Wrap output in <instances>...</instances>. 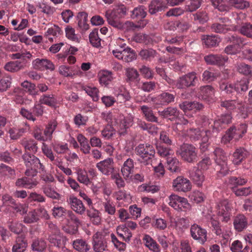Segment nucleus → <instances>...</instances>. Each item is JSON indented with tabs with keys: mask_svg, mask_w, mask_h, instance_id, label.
Listing matches in <instances>:
<instances>
[{
	"mask_svg": "<svg viewBox=\"0 0 252 252\" xmlns=\"http://www.w3.org/2000/svg\"><path fill=\"white\" fill-rule=\"evenodd\" d=\"M239 33L248 38H252V24L250 23L243 24L238 29Z\"/></svg>",
	"mask_w": 252,
	"mask_h": 252,
	"instance_id": "09e8293b",
	"label": "nucleus"
},
{
	"mask_svg": "<svg viewBox=\"0 0 252 252\" xmlns=\"http://www.w3.org/2000/svg\"><path fill=\"white\" fill-rule=\"evenodd\" d=\"M198 81L194 72L189 73L178 79L176 87L181 89L194 86Z\"/></svg>",
	"mask_w": 252,
	"mask_h": 252,
	"instance_id": "1a4fd4ad",
	"label": "nucleus"
},
{
	"mask_svg": "<svg viewBox=\"0 0 252 252\" xmlns=\"http://www.w3.org/2000/svg\"><path fill=\"white\" fill-rule=\"evenodd\" d=\"M177 154L182 158H191L196 156V149L192 145L184 144L177 150Z\"/></svg>",
	"mask_w": 252,
	"mask_h": 252,
	"instance_id": "4468645a",
	"label": "nucleus"
},
{
	"mask_svg": "<svg viewBox=\"0 0 252 252\" xmlns=\"http://www.w3.org/2000/svg\"><path fill=\"white\" fill-rule=\"evenodd\" d=\"M126 44H123L120 49H117L112 51L113 55L117 59L129 63L136 59L135 51L129 47H126L123 49Z\"/></svg>",
	"mask_w": 252,
	"mask_h": 252,
	"instance_id": "423d86ee",
	"label": "nucleus"
},
{
	"mask_svg": "<svg viewBox=\"0 0 252 252\" xmlns=\"http://www.w3.org/2000/svg\"><path fill=\"white\" fill-rule=\"evenodd\" d=\"M190 233L192 238L198 240L201 244L204 243L205 232L197 224H193L190 228Z\"/></svg>",
	"mask_w": 252,
	"mask_h": 252,
	"instance_id": "393cba45",
	"label": "nucleus"
},
{
	"mask_svg": "<svg viewBox=\"0 0 252 252\" xmlns=\"http://www.w3.org/2000/svg\"><path fill=\"white\" fill-rule=\"evenodd\" d=\"M65 32L66 36L68 39L73 41L79 42V38L76 34H75V30L73 28L69 26H67L65 29Z\"/></svg>",
	"mask_w": 252,
	"mask_h": 252,
	"instance_id": "774afa93",
	"label": "nucleus"
},
{
	"mask_svg": "<svg viewBox=\"0 0 252 252\" xmlns=\"http://www.w3.org/2000/svg\"><path fill=\"white\" fill-rule=\"evenodd\" d=\"M232 117L229 114L222 115L220 119L214 122V126L217 128H224L226 125L231 122Z\"/></svg>",
	"mask_w": 252,
	"mask_h": 252,
	"instance_id": "e433bc0d",
	"label": "nucleus"
},
{
	"mask_svg": "<svg viewBox=\"0 0 252 252\" xmlns=\"http://www.w3.org/2000/svg\"><path fill=\"white\" fill-rule=\"evenodd\" d=\"M229 4L235 8L244 9L250 6L249 2L245 0H228Z\"/></svg>",
	"mask_w": 252,
	"mask_h": 252,
	"instance_id": "8fccbe9b",
	"label": "nucleus"
},
{
	"mask_svg": "<svg viewBox=\"0 0 252 252\" xmlns=\"http://www.w3.org/2000/svg\"><path fill=\"white\" fill-rule=\"evenodd\" d=\"M21 86L30 93L32 95L35 96L38 94V92L36 91L35 88V85L32 83L28 81H25L21 84Z\"/></svg>",
	"mask_w": 252,
	"mask_h": 252,
	"instance_id": "680f3d73",
	"label": "nucleus"
},
{
	"mask_svg": "<svg viewBox=\"0 0 252 252\" xmlns=\"http://www.w3.org/2000/svg\"><path fill=\"white\" fill-rule=\"evenodd\" d=\"M168 204L178 211H187L191 209V206L188 200L178 195L173 194L169 197Z\"/></svg>",
	"mask_w": 252,
	"mask_h": 252,
	"instance_id": "39448f33",
	"label": "nucleus"
},
{
	"mask_svg": "<svg viewBox=\"0 0 252 252\" xmlns=\"http://www.w3.org/2000/svg\"><path fill=\"white\" fill-rule=\"evenodd\" d=\"M247 132V126L245 124H240L237 126L231 127L222 137L221 142L224 144L229 142L232 139L236 140L242 137L244 134Z\"/></svg>",
	"mask_w": 252,
	"mask_h": 252,
	"instance_id": "7ed1b4c3",
	"label": "nucleus"
},
{
	"mask_svg": "<svg viewBox=\"0 0 252 252\" xmlns=\"http://www.w3.org/2000/svg\"><path fill=\"white\" fill-rule=\"evenodd\" d=\"M243 245L241 241L235 240L233 242L230 247V250L232 252H247V247L243 249Z\"/></svg>",
	"mask_w": 252,
	"mask_h": 252,
	"instance_id": "69168bd1",
	"label": "nucleus"
},
{
	"mask_svg": "<svg viewBox=\"0 0 252 252\" xmlns=\"http://www.w3.org/2000/svg\"><path fill=\"white\" fill-rule=\"evenodd\" d=\"M42 189L44 193L47 196L54 199H60V194L55 191L50 186H45Z\"/></svg>",
	"mask_w": 252,
	"mask_h": 252,
	"instance_id": "5fc2aeb1",
	"label": "nucleus"
},
{
	"mask_svg": "<svg viewBox=\"0 0 252 252\" xmlns=\"http://www.w3.org/2000/svg\"><path fill=\"white\" fill-rule=\"evenodd\" d=\"M156 54V51L152 49H143L139 53V56L143 60L151 61Z\"/></svg>",
	"mask_w": 252,
	"mask_h": 252,
	"instance_id": "864d4df0",
	"label": "nucleus"
},
{
	"mask_svg": "<svg viewBox=\"0 0 252 252\" xmlns=\"http://www.w3.org/2000/svg\"><path fill=\"white\" fill-rule=\"evenodd\" d=\"M39 219L37 214L35 210L29 212L24 218V221L27 223H32L37 222Z\"/></svg>",
	"mask_w": 252,
	"mask_h": 252,
	"instance_id": "338daca9",
	"label": "nucleus"
},
{
	"mask_svg": "<svg viewBox=\"0 0 252 252\" xmlns=\"http://www.w3.org/2000/svg\"><path fill=\"white\" fill-rule=\"evenodd\" d=\"M87 215L90 218L92 222L95 225H98L101 221V218L99 215V212L95 209L88 210Z\"/></svg>",
	"mask_w": 252,
	"mask_h": 252,
	"instance_id": "3c124183",
	"label": "nucleus"
},
{
	"mask_svg": "<svg viewBox=\"0 0 252 252\" xmlns=\"http://www.w3.org/2000/svg\"><path fill=\"white\" fill-rule=\"evenodd\" d=\"M229 40L230 42L233 43L234 45L239 48L240 49L247 45V43L246 42V38L236 34L232 35L229 38Z\"/></svg>",
	"mask_w": 252,
	"mask_h": 252,
	"instance_id": "79ce46f5",
	"label": "nucleus"
},
{
	"mask_svg": "<svg viewBox=\"0 0 252 252\" xmlns=\"http://www.w3.org/2000/svg\"><path fill=\"white\" fill-rule=\"evenodd\" d=\"M0 173L1 175L9 178H14L15 175V170L4 164H1L0 165Z\"/></svg>",
	"mask_w": 252,
	"mask_h": 252,
	"instance_id": "bf43d9fd",
	"label": "nucleus"
},
{
	"mask_svg": "<svg viewBox=\"0 0 252 252\" xmlns=\"http://www.w3.org/2000/svg\"><path fill=\"white\" fill-rule=\"evenodd\" d=\"M59 71L60 74L66 77L73 78L77 74V71L74 69V67L64 65L59 67Z\"/></svg>",
	"mask_w": 252,
	"mask_h": 252,
	"instance_id": "58836bf2",
	"label": "nucleus"
},
{
	"mask_svg": "<svg viewBox=\"0 0 252 252\" xmlns=\"http://www.w3.org/2000/svg\"><path fill=\"white\" fill-rule=\"evenodd\" d=\"M130 12L131 18L133 19H144L147 15L146 9L143 6L135 7Z\"/></svg>",
	"mask_w": 252,
	"mask_h": 252,
	"instance_id": "4c0bfd02",
	"label": "nucleus"
},
{
	"mask_svg": "<svg viewBox=\"0 0 252 252\" xmlns=\"http://www.w3.org/2000/svg\"><path fill=\"white\" fill-rule=\"evenodd\" d=\"M166 8L165 3L162 0H153L149 5V12L151 14H155Z\"/></svg>",
	"mask_w": 252,
	"mask_h": 252,
	"instance_id": "cd10ccee",
	"label": "nucleus"
},
{
	"mask_svg": "<svg viewBox=\"0 0 252 252\" xmlns=\"http://www.w3.org/2000/svg\"><path fill=\"white\" fill-rule=\"evenodd\" d=\"M49 242L54 246L60 248L62 246V237L60 233L49 234L48 238Z\"/></svg>",
	"mask_w": 252,
	"mask_h": 252,
	"instance_id": "6e6d98bb",
	"label": "nucleus"
},
{
	"mask_svg": "<svg viewBox=\"0 0 252 252\" xmlns=\"http://www.w3.org/2000/svg\"><path fill=\"white\" fill-rule=\"evenodd\" d=\"M126 81L131 83H137L140 81L139 74L136 69L133 68H127L126 71Z\"/></svg>",
	"mask_w": 252,
	"mask_h": 252,
	"instance_id": "c85d7f7f",
	"label": "nucleus"
},
{
	"mask_svg": "<svg viewBox=\"0 0 252 252\" xmlns=\"http://www.w3.org/2000/svg\"><path fill=\"white\" fill-rule=\"evenodd\" d=\"M68 201L71 209L73 211L80 215H82L84 213L86 209L82 201L76 197H70Z\"/></svg>",
	"mask_w": 252,
	"mask_h": 252,
	"instance_id": "b1692460",
	"label": "nucleus"
},
{
	"mask_svg": "<svg viewBox=\"0 0 252 252\" xmlns=\"http://www.w3.org/2000/svg\"><path fill=\"white\" fill-rule=\"evenodd\" d=\"M231 208L227 200L221 201L217 205V212L222 221L226 222L230 220Z\"/></svg>",
	"mask_w": 252,
	"mask_h": 252,
	"instance_id": "6e6552de",
	"label": "nucleus"
},
{
	"mask_svg": "<svg viewBox=\"0 0 252 252\" xmlns=\"http://www.w3.org/2000/svg\"><path fill=\"white\" fill-rule=\"evenodd\" d=\"M142 23V25H141L139 23L134 24L133 22L129 21H126L125 23L121 22L120 27H114V28L126 31H134L139 28H144L146 26V22L145 21H143Z\"/></svg>",
	"mask_w": 252,
	"mask_h": 252,
	"instance_id": "bb28decb",
	"label": "nucleus"
},
{
	"mask_svg": "<svg viewBox=\"0 0 252 252\" xmlns=\"http://www.w3.org/2000/svg\"><path fill=\"white\" fill-rule=\"evenodd\" d=\"M24 67L25 64L23 62L16 60L6 63L4 66V69L7 71L14 73L23 69Z\"/></svg>",
	"mask_w": 252,
	"mask_h": 252,
	"instance_id": "5701e85b",
	"label": "nucleus"
},
{
	"mask_svg": "<svg viewBox=\"0 0 252 252\" xmlns=\"http://www.w3.org/2000/svg\"><path fill=\"white\" fill-rule=\"evenodd\" d=\"M27 246V243L25 238L22 236L18 237L12 250L13 252H24Z\"/></svg>",
	"mask_w": 252,
	"mask_h": 252,
	"instance_id": "f704fd0d",
	"label": "nucleus"
},
{
	"mask_svg": "<svg viewBox=\"0 0 252 252\" xmlns=\"http://www.w3.org/2000/svg\"><path fill=\"white\" fill-rule=\"evenodd\" d=\"M208 216L211 218V224L212 227V230L214 231L217 235H221L222 238H223V243L225 244L228 241L230 238L231 235V231L227 230L224 232H222L220 228L219 222L217 220H215V215H212L208 213Z\"/></svg>",
	"mask_w": 252,
	"mask_h": 252,
	"instance_id": "9d476101",
	"label": "nucleus"
},
{
	"mask_svg": "<svg viewBox=\"0 0 252 252\" xmlns=\"http://www.w3.org/2000/svg\"><path fill=\"white\" fill-rule=\"evenodd\" d=\"M167 168L172 172H178L180 171L181 163L177 158H168Z\"/></svg>",
	"mask_w": 252,
	"mask_h": 252,
	"instance_id": "37998d69",
	"label": "nucleus"
},
{
	"mask_svg": "<svg viewBox=\"0 0 252 252\" xmlns=\"http://www.w3.org/2000/svg\"><path fill=\"white\" fill-rule=\"evenodd\" d=\"M238 71L245 75H251L252 74V67L245 63H241L238 65Z\"/></svg>",
	"mask_w": 252,
	"mask_h": 252,
	"instance_id": "0e129e2a",
	"label": "nucleus"
},
{
	"mask_svg": "<svg viewBox=\"0 0 252 252\" xmlns=\"http://www.w3.org/2000/svg\"><path fill=\"white\" fill-rule=\"evenodd\" d=\"M137 154L141 158H147L149 156H154L155 154V149L153 146L149 144H139L136 148Z\"/></svg>",
	"mask_w": 252,
	"mask_h": 252,
	"instance_id": "a211bd4d",
	"label": "nucleus"
},
{
	"mask_svg": "<svg viewBox=\"0 0 252 252\" xmlns=\"http://www.w3.org/2000/svg\"><path fill=\"white\" fill-rule=\"evenodd\" d=\"M204 160L205 158H203L190 174L191 179L198 186H201L204 181Z\"/></svg>",
	"mask_w": 252,
	"mask_h": 252,
	"instance_id": "9b49d317",
	"label": "nucleus"
},
{
	"mask_svg": "<svg viewBox=\"0 0 252 252\" xmlns=\"http://www.w3.org/2000/svg\"><path fill=\"white\" fill-rule=\"evenodd\" d=\"M82 89L92 97L94 101H97L98 100V90L97 88L88 86H83Z\"/></svg>",
	"mask_w": 252,
	"mask_h": 252,
	"instance_id": "de8ad7c7",
	"label": "nucleus"
},
{
	"mask_svg": "<svg viewBox=\"0 0 252 252\" xmlns=\"http://www.w3.org/2000/svg\"><path fill=\"white\" fill-rule=\"evenodd\" d=\"M175 98V94H171L166 91H163L155 97H153L152 100L156 108H159L174 102Z\"/></svg>",
	"mask_w": 252,
	"mask_h": 252,
	"instance_id": "0eeeda50",
	"label": "nucleus"
},
{
	"mask_svg": "<svg viewBox=\"0 0 252 252\" xmlns=\"http://www.w3.org/2000/svg\"><path fill=\"white\" fill-rule=\"evenodd\" d=\"M99 81L100 84L107 86L113 80V77L111 71L102 70L99 72Z\"/></svg>",
	"mask_w": 252,
	"mask_h": 252,
	"instance_id": "72a5a7b5",
	"label": "nucleus"
},
{
	"mask_svg": "<svg viewBox=\"0 0 252 252\" xmlns=\"http://www.w3.org/2000/svg\"><path fill=\"white\" fill-rule=\"evenodd\" d=\"M88 14L85 12H80L78 13L77 18L78 20V27L82 32H86L89 29L88 23Z\"/></svg>",
	"mask_w": 252,
	"mask_h": 252,
	"instance_id": "4be33fe9",
	"label": "nucleus"
},
{
	"mask_svg": "<svg viewBox=\"0 0 252 252\" xmlns=\"http://www.w3.org/2000/svg\"><path fill=\"white\" fill-rule=\"evenodd\" d=\"M127 10L124 5L118 6L112 11L108 10L105 13V16L109 25L112 27L121 26L120 19L126 15Z\"/></svg>",
	"mask_w": 252,
	"mask_h": 252,
	"instance_id": "f257e3e1",
	"label": "nucleus"
},
{
	"mask_svg": "<svg viewBox=\"0 0 252 252\" xmlns=\"http://www.w3.org/2000/svg\"><path fill=\"white\" fill-rule=\"evenodd\" d=\"M143 240L145 243V245L150 250L154 252H160V249L159 246L150 235L147 234L145 235Z\"/></svg>",
	"mask_w": 252,
	"mask_h": 252,
	"instance_id": "7c9ffc66",
	"label": "nucleus"
},
{
	"mask_svg": "<svg viewBox=\"0 0 252 252\" xmlns=\"http://www.w3.org/2000/svg\"><path fill=\"white\" fill-rule=\"evenodd\" d=\"M114 94L117 97V100L120 103L125 102L130 99V95L126 88L120 85L114 88Z\"/></svg>",
	"mask_w": 252,
	"mask_h": 252,
	"instance_id": "2eb2a0df",
	"label": "nucleus"
},
{
	"mask_svg": "<svg viewBox=\"0 0 252 252\" xmlns=\"http://www.w3.org/2000/svg\"><path fill=\"white\" fill-rule=\"evenodd\" d=\"M39 103L50 107H54L57 104V99L53 94L42 95L39 100Z\"/></svg>",
	"mask_w": 252,
	"mask_h": 252,
	"instance_id": "473e14b6",
	"label": "nucleus"
},
{
	"mask_svg": "<svg viewBox=\"0 0 252 252\" xmlns=\"http://www.w3.org/2000/svg\"><path fill=\"white\" fill-rule=\"evenodd\" d=\"M158 84L155 81H146L143 82L141 85V89L145 92H151L157 89Z\"/></svg>",
	"mask_w": 252,
	"mask_h": 252,
	"instance_id": "13d9d810",
	"label": "nucleus"
},
{
	"mask_svg": "<svg viewBox=\"0 0 252 252\" xmlns=\"http://www.w3.org/2000/svg\"><path fill=\"white\" fill-rule=\"evenodd\" d=\"M227 20L225 18L220 19V23H215L211 26L212 30L216 32L225 33L227 31V28L226 25L221 24L220 23H225Z\"/></svg>",
	"mask_w": 252,
	"mask_h": 252,
	"instance_id": "c03bdc74",
	"label": "nucleus"
},
{
	"mask_svg": "<svg viewBox=\"0 0 252 252\" xmlns=\"http://www.w3.org/2000/svg\"><path fill=\"white\" fill-rule=\"evenodd\" d=\"M117 233L118 235L123 238L125 241H129L132 236L131 233L129 232L128 229L124 225L119 226L117 228Z\"/></svg>",
	"mask_w": 252,
	"mask_h": 252,
	"instance_id": "a18cd8bd",
	"label": "nucleus"
},
{
	"mask_svg": "<svg viewBox=\"0 0 252 252\" xmlns=\"http://www.w3.org/2000/svg\"><path fill=\"white\" fill-rule=\"evenodd\" d=\"M25 132V129L24 128H17L13 127L10 128L8 130L10 138L13 140L19 138Z\"/></svg>",
	"mask_w": 252,
	"mask_h": 252,
	"instance_id": "052dcab7",
	"label": "nucleus"
},
{
	"mask_svg": "<svg viewBox=\"0 0 252 252\" xmlns=\"http://www.w3.org/2000/svg\"><path fill=\"white\" fill-rule=\"evenodd\" d=\"M47 247L46 242L42 239H37L33 241L32 244V250L37 252L44 251Z\"/></svg>",
	"mask_w": 252,
	"mask_h": 252,
	"instance_id": "49530a36",
	"label": "nucleus"
},
{
	"mask_svg": "<svg viewBox=\"0 0 252 252\" xmlns=\"http://www.w3.org/2000/svg\"><path fill=\"white\" fill-rule=\"evenodd\" d=\"M233 224L234 228L239 232L245 229L248 224L246 217L243 215H239L236 217L234 220Z\"/></svg>",
	"mask_w": 252,
	"mask_h": 252,
	"instance_id": "c756f323",
	"label": "nucleus"
},
{
	"mask_svg": "<svg viewBox=\"0 0 252 252\" xmlns=\"http://www.w3.org/2000/svg\"><path fill=\"white\" fill-rule=\"evenodd\" d=\"M240 103L236 100H225L220 102V105L222 109H225L228 113H231L232 111L239 107Z\"/></svg>",
	"mask_w": 252,
	"mask_h": 252,
	"instance_id": "2f4dec72",
	"label": "nucleus"
},
{
	"mask_svg": "<svg viewBox=\"0 0 252 252\" xmlns=\"http://www.w3.org/2000/svg\"><path fill=\"white\" fill-rule=\"evenodd\" d=\"M73 248L79 252H87L90 249V246L84 240L78 239L73 242Z\"/></svg>",
	"mask_w": 252,
	"mask_h": 252,
	"instance_id": "c9c22d12",
	"label": "nucleus"
},
{
	"mask_svg": "<svg viewBox=\"0 0 252 252\" xmlns=\"http://www.w3.org/2000/svg\"><path fill=\"white\" fill-rule=\"evenodd\" d=\"M140 110L147 121L158 123V118L155 115L151 107L147 105H142L140 107Z\"/></svg>",
	"mask_w": 252,
	"mask_h": 252,
	"instance_id": "a878e982",
	"label": "nucleus"
},
{
	"mask_svg": "<svg viewBox=\"0 0 252 252\" xmlns=\"http://www.w3.org/2000/svg\"><path fill=\"white\" fill-rule=\"evenodd\" d=\"M226 56L221 55H209L206 56V63L210 64L223 66L228 61Z\"/></svg>",
	"mask_w": 252,
	"mask_h": 252,
	"instance_id": "f3484780",
	"label": "nucleus"
},
{
	"mask_svg": "<svg viewBox=\"0 0 252 252\" xmlns=\"http://www.w3.org/2000/svg\"><path fill=\"white\" fill-rule=\"evenodd\" d=\"M249 83V81L245 78L234 84H222L220 86V89L225 91L227 94L232 93L234 91L242 94L248 90Z\"/></svg>",
	"mask_w": 252,
	"mask_h": 252,
	"instance_id": "20e7f679",
	"label": "nucleus"
},
{
	"mask_svg": "<svg viewBox=\"0 0 252 252\" xmlns=\"http://www.w3.org/2000/svg\"><path fill=\"white\" fill-rule=\"evenodd\" d=\"M57 125L58 123L55 120H52L49 122L44 131V135L47 140H51L52 134L56 129Z\"/></svg>",
	"mask_w": 252,
	"mask_h": 252,
	"instance_id": "ea45409f",
	"label": "nucleus"
},
{
	"mask_svg": "<svg viewBox=\"0 0 252 252\" xmlns=\"http://www.w3.org/2000/svg\"><path fill=\"white\" fill-rule=\"evenodd\" d=\"M179 112V110L176 108L168 107L163 111H159L158 113L163 118L168 119L173 121L178 117Z\"/></svg>",
	"mask_w": 252,
	"mask_h": 252,
	"instance_id": "aec40b11",
	"label": "nucleus"
},
{
	"mask_svg": "<svg viewBox=\"0 0 252 252\" xmlns=\"http://www.w3.org/2000/svg\"><path fill=\"white\" fill-rule=\"evenodd\" d=\"M172 247L173 252H192L189 242L187 240H182L180 243L174 241Z\"/></svg>",
	"mask_w": 252,
	"mask_h": 252,
	"instance_id": "412c9836",
	"label": "nucleus"
},
{
	"mask_svg": "<svg viewBox=\"0 0 252 252\" xmlns=\"http://www.w3.org/2000/svg\"><path fill=\"white\" fill-rule=\"evenodd\" d=\"M109 236L110 232L106 229L98 231L94 235L93 249L95 252H103L105 250Z\"/></svg>",
	"mask_w": 252,
	"mask_h": 252,
	"instance_id": "f03ea898",
	"label": "nucleus"
},
{
	"mask_svg": "<svg viewBox=\"0 0 252 252\" xmlns=\"http://www.w3.org/2000/svg\"><path fill=\"white\" fill-rule=\"evenodd\" d=\"M114 162L112 158H106L96 164L98 169L104 174L109 175L114 170Z\"/></svg>",
	"mask_w": 252,
	"mask_h": 252,
	"instance_id": "dca6fc26",
	"label": "nucleus"
},
{
	"mask_svg": "<svg viewBox=\"0 0 252 252\" xmlns=\"http://www.w3.org/2000/svg\"><path fill=\"white\" fill-rule=\"evenodd\" d=\"M89 40L93 46L98 48L101 46V38L98 36V30L94 29L89 34Z\"/></svg>",
	"mask_w": 252,
	"mask_h": 252,
	"instance_id": "a19ab883",
	"label": "nucleus"
},
{
	"mask_svg": "<svg viewBox=\"0 0 252 252\" xmlns=\"http://www.w3.org/2000/svg\"><path fill=\"white\" fill-rule=\"evenodd\" d=\"M179 108L186 114L189 111H197L202 109L203 105L197 102L185 101L180 103Z\"/></svg>",
	"mask_w": 252,
	"mask_h": 252,
	"instance_id": "6ab92c4d",
	"label": "nucleus"
},
{
	"mask_svg": "<svg viewBox=\"0 0 252 252\" xmlns=\"http://www.w3.org/2000/svg\"><path fill=\"white\" fill-rule=\"evenodd\" d=\"M33 68L41 71L44 70H54L55 66L53 63L49 60L37 58L32 62Z\"/></svg>",
	"mask_w": 252,
	"mask_h": 252,
	"instance_id": "ddd939ff",
	"label": "nucleus"
},
{
	"mask_svg": "<svg viewBox=\"0 0 252 252\" xmlns=\"http://www.w3.org/2000/svg\"><path fill=\"white\" fill-rule=\"evenodd\" d=\"M77 180L81 183H83L86 185L90 184L91 182L88 178L86 171L83 170L81 168L77 169Z\"/></svg>",
	"mask_w": 252,
	"mask_h": 252,
	"instance_id": "4d7b16f0",
	"label": "nucleus"
},
{
	"mask_svg": "<svg viewBox=\"0 0 252 252\" xmlns=\"http://www.w3.org/2000/svg\"><path fill=\"white\" fill-rule=\"evenodd\" d=\"M172 186L175 190L179 191L187 192L191 189L190 181L182 176L177 177L173 181Z\"/></svg>",
	"mask_w": 252,
	"mask_h": 252,
	"instance_id": "f8f14e48",
	"label": "nucleus"
},
{
	"mask_svg": "<svg viewBox=\"0 0 252 252\" xmlns=\"http://www.w3.org/2000/svg\"><path fill=\"white\" fill-rule=\"evenodd\" d=\"M11 80L9 75H4L0 78V92L6 91L10 87Z\"/></svg>",
	"mask_w": 252,
	"mask_h": 252,
	"instance_id": "603ef678",
	"label": "nucleus"
},
{
	"mask_svg": "<svg viewBox=\"0 0 252 252\" xmlns=\"http://www.w3.org/2000/svg\"><path fill=\"white\" fill-rule=\"evenodd\" d=\"M139 70L144 78L151 79L153 78L154 74V71L149 67L146 65H142Z\"/></svg>",
	"mask_w": 252,
	"mask_h": 252,
	"instance_id": "e2e57ef3",
	"label": "nucleus"
}]
</instances>
